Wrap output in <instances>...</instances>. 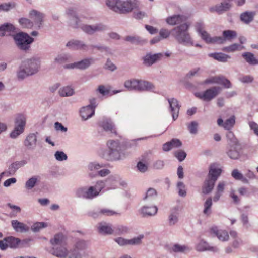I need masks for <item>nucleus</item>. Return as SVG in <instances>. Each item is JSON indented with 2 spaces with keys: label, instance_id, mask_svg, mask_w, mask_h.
Masks as SVG:
<instances>
[{
  "label": "nucleus",
  "instance_id": "obj_1",
  "mask_svg": "<svg viewBox=\"0 0 258 258\" xmlns=\"http://www.w3.org/2000/svg\"><path fill=\"white\" fill-rule=\"evenodd\" d=\"M41 62L38 57H32L22 61L16 72L19 81H22L26 78L36 74L39 70Z\"/></svg>",
  "mask_w": 258,
  "mask_h": 258
},
{
  "label": "nucleus",
  "instance_id": "obj_2",
  "mask_svg": "<svg viewBox=\"0 0 258 258\" xmlns=\"http://www.w3.org/2000/svg\"><path fill=\"white\" fill-rule=\"evenodd\" d=\"M108 149L104 151L102 157L107 161H113L122 159L125 153L118 140H110L107 142Z\"/></svg>",
  "mask_w": 258,
  "mask_h": 258
},
{
  "label": "nucleus",
  "instance_id": "obj_3",
  "mask_svg": "<svg viewBox=\"0 0 258 258\" xmlns=\"http://www.w3.org/2000/svg\"><path fill=\"white\" fill-rule=\"evenodd\" d=\"M189 24L183 23L171 30V34L179 44L184 46L194 45L193 39L188 32Z\"/></svg>",
  "mask_w": 258,
  "mask_h": 258
},
{
  "label": "nucleus",
  "instance_id": "obj_4",
  "mask_svg": "<svg viewBox=\"0 0 258 258\" xmlns=\"http://www.w3.org/2000/svg\"><path fill=\"white\" fill-rule=\"evenodd\" d=\"M106 4L110 9L120 14L129 13L136 6V0H106Z\"/></svg>",
  "mask_w": 258,
  "mask_h": 258
},
{
  "label": "nucleus",
  "instance_id": "obj_5",
  "mask_svg": "<svg viewBox=\"0 0 258 258\" xmlns=\"http://www.w3.org/2000/svg\"><path fill=\"white\" fill-rule=\"evenodd\" d=\"M13 38L18 48L25 52L30 49L31 44L34 41L33 37L23 32H18L14 35Z\"/></svg>",
  "mask_w": 258,
  "mask_h": 258
},
{
  "label": "nucleus",
  "instance_id": "obj_6",
  "mask_svg": "<svg viewBox=\"0 0 258 258\" xmlns=\"http://www.w3.org/2000/svg\"><path fill=\"white\" fill-rule=\"evenodd\" d=\"M104 181L105 190L107 191L115 189L118 188L119 185L125 187L127 185L126 182L122 180L120 176L117 174L110 175Z\"/></svg>",
  "mask_w": 258,
  "mask_h": 258
},
{
  "label": "nucleus",
  "instance_id": "obj_7",
  "mask_svg": "<svg viewBox=\"0 0 258 258\" xmlns=\"http://www.w3.org/2000/svg\"><path fill=\"white\" fill-rule=\"evenodd\" d=\"M81 30L88 35H93L96 32H104L108 30V26L102 23L93 25L82 24L80 26Z\"/></svg>",
  "mask_w": 258,
  "mask_h": 258
},
{
  "label": "nucleus",
  "instance_id": "obj_8",
  "mask_svg": "<svg viewBox=\"0 0 258 258\" xmlns=\"http://www.w3.org/2000/svg\"><path fill=\"white\" fill-rule=\"evenodd\" d=\"M94 60L92 57H87L80 61L63 66L66 69H78L79 70H86L93 63Z\"/></svg>",
  "mask_w": 258,
  "mask_h": 258
},
{
  "label": "nucleus",
  "instance_id": "obj_9",
  "mask_svg": "<svg viewBox=\"0 0 258 258\" xmlns=\"http://www.w3.org/2000/svg\"><path fill=\"white\" fill-rule=\"evenodd\" d=\"M220 91L221 88L220 87L214 86L207 89L202 93H196L195 96L204 101H209L215 97Z\"/></svg>",
  "mask_w": 258,
  "mask_h": 258
},
{
  "label": "nucleus",
  "instance_id": "obj_10",
  "mask_svg": "<svg viewBox=\"0 0 258 258\" xmlns=\"http://www.w3.org/2000/svg\"><path fill=\"white\" fill-rule=\"evenodd\" d=\"M163 58V54L162 52L152 54L147 53L143 57V63L146 67H151L157 61L161 60Z\"/></svg>",
  "mask_w": 258,
  "mask_h": 258
},
{
  "label": "nucleus",
  "instance_id": "obj_11",
  "mask_svg": "<svg viewBox=\"0 0 258 258\" xmlns=\"http://www.w3.org/2000/svg\"><path fill=\"white\" fill-rule=\"evenodd\" d=\"M99 124L104 131L117 135L115 125L111 119L103 117L99 121Z\"/></svg>",
  "mask_w": 258,
  "mask_h": 258
},
{
  "label": "nucleus",
  "instance_id": "obj_12",
  "mask_svg": "<svg viewBox=\"0 0 258 258\" xmlns=\"http://www.w3.org/2000/svg\"><path fill=\"white\" fill-rule=\"evenodd\" d=\"M26 163L27 162L25 160L14 162L9 166L7 170L1 173H4V176L5 175L7 177L13 176L18 169L25 165Z\"/></svg>",
  "mask_w": 258,
  "mask_h": 258
},
{
  "label": "nucleus",
  "instance_id": "obj_13",
  "mask_svg": "<svg viewBox=\"0 0 258 258\" xmlns=\"http://www.w3.org/2000/svg\"><path fill=\"white\" fill-rule=\"evenodd\" d=\"M66 46L72 50L84 51H88L89 47V46L86 44L83 41L74 39L68 42Z\"/></svg>",
  "mask_w": 258,
  "mask_h": 258
},
{
  "label": "nucleus",
  "instance_id": "obj_14",
  "mask_svg": "<svg viewBox=\"0 0 258 258\" xmlns=\"http://www.w3.org/2000/svg\"><path fill=\"white\" fill-rule=\"evenodd\" d=\"M167 100L169 104L173 120L175 121L178 117L179 111L181 106L179 105L178 100L174 98H168Z\"/></svg>",
  "mask_w": 258,
  "mask_h": 258
},
{
  "label": "nucleus",
  "instance_id": "obj_15",
  "mask_svg": "<svg viewBox=\"0 0 258 258\" xmlns=\"http://www.w3.org/2000/svg\"><path fill=\"white\" fill-rule=\"evenodd\" d=\"M66 13L70 17L71 26L74 28H80V26L82 24H80V19L74 8H68L66 11Z\"/></svg>",
  "mask_w": 258,
  "mask_h": 258
},
{
  "label": "nucleus",
  "instance_id": "obj_16",
  "mask_svg": "<svg viewBox=\"0 0 258 258\" xmlns=\"http://www.w3.org/2000/svg\"><path fill=\"white\" fill-rule=\"evenodd\" d=\"M158 210L156 206H143L139 210V212L142 217L147 218L156 215Z\"/></svg>",
  "mask_w": 258,
  "mask_h": 258
},
{
  "label": "nucleus",
  "instance_id": "obj_17",
  "mask_svg": "<svg viewBox=\"0 0 258 258\" xmlns=\"http://www.w3.org/2000/svg\"><path fill=\"white\" fill-rule=\"evenodd\" d=\"M37 136L36 133H30L26 137L24 145L28 150H34L36 147Z\"/></svg>",
  "mask_w": 258,
  "mask_h": 258
},
{
  "label": "nucleus",
  "instance_id": "obj_18",
  "mask_svg": "<svg viewBox=\"0 0 258 258\" xmlns=\"http://www.w3.org/2000/svg\"><path fill=\"white\" fill-rule=\"evenodd\" d=\"M199 34L201 36L202 39L207 44H220L223 41L221 36L212 37L206 31H203Z\"/></svg>",
  "mask_w": 258,
  "mask_h": 258
},
{
  "label": "nucleus",
  "instance_id": "obj_19",
  "mask_svg": "<svg viewBox=\"0 0 258 258\" xmlns=\"http://www.w3.org/2000/svg\"><path fill=\"white\" fill-rule=\"evenodd\" d=\"M221 173V169L218 167L217 163H214L209 166L208 177L216 181Z\"/></svg>",
  "mask_w": 258,
  "mask_h": 258
},
{
  "label": "nucleus",
  "instance_id": "obj_20",
  "mask_svg": "<svg viewBox=\"0 0 258 258\" xmlns=\"http://www.w3.org/2000/svg\"><path fill=\"white\" fill-rule=\"evenodd\" d=\"M186 19V17L183 15L176 14L167 17L166 18V22L170 25L174 26L182 24Z\"/></svg>",
  "mask_w": 258,
  "mask_h": 258
},
{
  "label": "nucleus",
  "instance_id": "obj_21",
  "mask_svg": "<svg viewBox=\"0 0 258 258\" xmlns=\"http://www.w3.org/2000/svg\"><path fill=\"white\" fill-rule=\"evenodd\" d=\"M181 141L176 138H173L170 141L167 142L163 145V150L168 152L172 149L179 148L182 146Z\"/></svg>",
  "mask_w": 258,
  "mask_h": 258
},
{
  "label": "nucleus",
  "instance_id": "obj_22",
  "mask_svg": "<svg viewBox=\"0 0 258 258\" xmlns=\"http://www.w3.org/2000/svg\"><path fill=\"white\" fill-rule=\"evenodd\" d=\"M11 226L14 231L18 233H25L29 231V227L23 222L17 220L11 221Z\"/></svg>",
  "mask_w": 258,
  "mask_h": 258
},
{
  "label": "nucleus",
  "instance_id": "obj_23",
  "mask_svg": "<svg viewBox=\"0 0 258 258\" xmlns=\"http://www.w3.org/2000/svg\"><path fill=\"white\" fill-rule=\"evenodd\" d=\"M235 123V117L234 115L226 119L225 122L221 118H219L217 120L218 125L227 130H231L233 127Z\"/></svg>",
  "mask_w": 258,
  "mask_h": 258
},
{
  "label": "nucleus",
  "instance_id": "obj_24",
  "mask_svg": "<svg viewBox=\"0 0 258 258\" xmlns=\"http://www.w3.org/2000/svg\"><path fill=\"white\" fill-rule=\"evenodd\" d=\"M210 233L221 241H226L229 239V235L227 232L224 230H219L217 227H213L210 229Z\"/></svg>",
  "mask_w": 258,
  "mask_h": 258
},
{
  "label": "nucleus",
  "instance_id": "obj_25",
  "mask_svg": "<svg viewBox=\"0 0 258 258\" xmlns=\"http://www.w3.org/2000/svg\"><path fill=\"white\" fill-rule=\"evenodd\" d=\"M106 166L104 163H99L97 162H90L88 165V169L89 171V176L91 178L96 177V176H92V174L97 173L98 171L102 168Z\"/></svg>",
  "mask_w": 258,
  "mask_h": 258
},
{
  "label": "nucleus",
  "instance_id": "obj_26",
  "mask_svg": "<svg viewBox=\"0 0 258 258\" xmlns=\"http://www.w3.org/2000/svg\"><path fill=\"white\" fill-rule=\"evenodd\" d=\"M29 16L31 18L34 20L35 23L38 27H40L41 26L44 18V15L42 13L37 10H32L30 12Z\"/></svg>",
  "mask_w": 258,
  "mask_h": 258
},
{
  "label": "nucleus",
  "instance_id": "obj_27",
  "mask_svg": "<svg viewBox=\"0 0 258 258\" xmlns=\"http://www.w3.org/2000/svg\"><path fill=\"white\" fill-rule=\"evenodd\" d=\"M216 181L207 177L202 186V192L205 195L210 194L214 188Z\"/></svg>",
  "mask_w": 258,
  "mask_h": 258
},
{
  "label": "nucleus",
  "instance_id": "obj_28",
  "mask_svg": "<svg viewBox=\"0 0 258 258\" xmlns=\"http://www.w3.org/2000/svg\"><path fill=\"white\" fill-rule=\"evenodd\" d=\"M67 237L62 233H59L54 235L50 242L52 245H66Z\"/></svg>",
  "mask_w": 258,
  "mask_h": 258
},
{
  "label": "nucleus",
  "instance_id": "obj_29",
  "mask_svg": "<svg viewBox=\"0 0 258 258\" xmlns=\"http://www.w3.org/2000/svg\"><path fill=\"white\" fill-rule=\"evenodd\" d=\"M97 229L98 232L103 235L111 234L114 231L111 225L105 222L99 223L97 227Z\"/></svg>",
  "mask_w": 258,
  "mask_h": 258
},
{
  "label": "nucleus",
  "instance_id": "obj_30",
  "mask_svg": "<svg viewBox=\"0 0 258 258\" xmlns=\"http://www.w3.org/2000/svg\"><path fill=\"white\" fill-rule=\"evenodd\" d=\"M80 113L82 119L86 120L94 115L95 111L87 105L81 108Z\"/></svg>",
  "mask_w": 258,
  "mask_h": 258
},
{
  "label": "nucleus",
  "instance_id": "obj_31",
  "mask_svg": "<svg viewBox=\"0 0 258 258\" xmlns=\"http://www.w3.org/2000/svg\"><path fill=\"white\" fill-rule=\"evenodd\" d=\"M15 126L25 130L26 124V117L23 114H18L16 115L15 120Z\"/></svg>",
  "mask_w": 258,
  "mask_h": 258
},
{
  "label": "nucleus",
  "instance_id": "obj_32",
  "mask_svg": "<svg viewBox=\"0 0 258 258\" xmlns=\"http://www.w3.org/2000/svg\"><path fill=\"white\" fill-rule=\"evenodd\" d=\"M155 88L153 84L148 81L139 80V84L138 85L137 91H152Z\"/></svg>",
  "mask_w": 258,
  "mask_h": 258
},
{
  "label": "nucleus",
  "instance_id": "obj_33",
  "mask_svg": "<svg viewBox=\"0 0 258 258\" xmlns=\"http://www.w3.org/2000/svg\"><path fill=\"white\" fill-rule=\"evenodd\" d=\"M5 241L8 244V247L11 249H17L19 248L20 239L12 236L5 237Z\"/></svg>",
  "mask_w": 258,
  "mask_h": 258
},
{
  "label": "nucleus",
  "instance_id": "obj_34",
  "mask_svg": "<svg viewBox=\"0 0 258 258\" xmlns=\"http://www.w3.org/2000/svg\"><path fill=\"white\" fill-rule=\"evenodd\" d=\"M208 56L221 62H226L228 61L229 59L231 58V56L230 55L222 52L209 53Z\"/></svg>",
  "mask_w": 258,
  "mask_h": 258
},
{
  "label": "nucleus",
  "instance_id": "obj_35",
  "mask_svg": "<svg viewBox=\"0 0 258 258\" xmlns=\"http://www.w3.org/2000/svg\"><path fill=\"white\" fill-rule=\"evenodd\" d=\"M242 57L249 65H258V59L254 56L252 53L249 52H244L242 54Z\"/></svg>",
  "mask_w": 258,
  "mask_h": 258
},
{
  "label": "nucleus",
  "instance_id": "obj_36",
  "mask_svg": "<svg viewBox=\"0 0 258 258\" xmlns=\"http://www.w3.org/2000/svg\"><path fill=\"white\" fill-rule=\"evenodd\" d=\"M15 30L14 26L10 23H5L0 25V37H4L6 32H13Z\"/></svg>",
  "mask_w": 258,
  "mask_h": 258
},
{
  "label": "nucleus",
  "instance_id": "obj_37",
  "mask_svg": "<svg viewBox=\"0 0 258 258\" xmlns=\"http://www.w3.org/2000/svg\"><path fill=\"white\" fill-rule=\"evenodd\" d=\"M222 35L223 36L221 37L223 39V41L222 42L219 44H223L227 40H229L235 38L237 36V33L234 30H227L223 31Z\"/></svg>",
  "mask_w": 258,
  "mask_h": 258
},
{
  "label": "nucleus",
  "instance_id": "obj_38",
  "mask_svg": "<svg viewBox=\"0 0 258 258\" xmlns=\"http://www.w3.org/2000/svg\"><path fill=\"white\" fill-rule=\"evenodd\" d=\"M255 13L246 11L240 15V20L246 24H248L253 20Z\"/></svg>",
  "mask_w": 258,
  "mask_h": 258
},
{
  "label": "nucleus",
  "instance_id": "obj_39",
  "mask_svg": "<svg viewBox=\"0 0 258 258\" xmlns=\"http://www.w3.org/2000/svg\"><path fill=\"white\" fill-rule=\"evenodd\" d=\"M58 93L61 97H70L73 95L74 91L71 86H66L61 88Z\"/></svg>",
  "mask_w": 258,
  "mask_h": 258
},
{
  "label": "nucleus",
  "instance_id": "obj_40",
  "mask_svg": "<svg viewBox=\"0 0 258 258\" xmlns=\"http://www.w3.org/2000/svg\"><path fill=\"white\" fill-rule=\"evenodd\" d=\"M231 5L227 2H222L219 4L215 6V11L219 14H221L224 12H226L230 10Z\"/></svg>",
  "mask_w": 258,
  "mask_h": 258
},
{
  "label": "nucleus",
  "instance_id": "obj_41",
  "mask_svg": "<svg viewBox=\"0 0 258 258\" xmlns=\"http://www.w3.org/2000/svg\"><path fill=\"white\" fill-rule=\"evenodd\" d=\"M191 248L185 245H180L174 244L171 248V250L175 253H184L186 251H190Z\"/></svg>",
  "mask_w": 258,
  "mask_h": 258
},
{
  "label": "nucleus",
  "instance_id": "obj_42",
  "mask_svg": "<svg viewBox=\"0 0 258 258\" xmlns=\"http://www.w3.org/2000/svg\"><path fill=\"white\" fill-rule=\"evenodd\" d=\"M244 48V46H241L240 44L237 43H233L228 46L224 47L222 50L223 51L231 53L236 51H239L242 50Z\"/></svg>",
  "mask_w": 258,
  "mask_h": 258
},
{
  "label": "nucleus",
  "instance_id": "obj_43",
  "mask_svg": "<svg viewBox=\"0 0 258 258\" xmlns=\"http://www.w3.org/2000/svg\"><path fill=\"white\" fill-rule=\"evenodd\" d=\"M232 176L237 180L241 181L244 183H248V179L245 177L238 169H234L231 173Z\"/></svg>",
  "mask_w": 258,
  "mask_h": 258
},
{
  "label": "nucleus",
  "instance_id": "obj_44",
  "mask_svg": "<svg viewBox=\"0 0 258 258\" xmlns=\"http://www.w3.org/2000/svg\"><path fill=\"white\" fill-rule=\"evenodd\" d=\"M212 204V199L211 197L208 198L204 204L203 213L207 216H210L211 214Z\"/></svg>",
  "mask_w": 258,
  "mask_h": 258
},
{
  "label": "nucleus",
  "instance_id": "obj_45",
  "mask_svg": "<svg viewBox=\"0 0 258 258\" xmlns=\"http://www.w3.org/2000/svg\"><path fill=\"white\" fill-rule=\"evenodd\" d=\"M217 84L223 85L225 88L232 87L230 81L223 76H217Z\"/></svg>",
  "mask_w": 258,
  "mask_h": 258
},
{
  "label": "nucleus",
  "instance_id": "obj_46",
  "mask_svg": "<svg viewBox=\"0 0 258 258\" xmlns=\"http://www.w3.org/2000/svg\"><path fill=\"white\" fill-rule=\"evenodd\" d=\"M138 84V80L131 79L124 82V87L130 90H137Z\"/></svg>",
  "mask_w": 258,
  "mask_h": 258
},
{
  "label": "nucleus",
  "instance_id": "obj_47",
  "mask_svg": "<svg viewBox=\"0 0 258 258\" xmlns=\"http://www.w3.org/2000/svg\"><path fill=\"white\" fill-rule=\"evenodd\" d=\"M38 181V176H34L30 178L25 183V188L30 190L34 188Z\"/></svg>",
  "mask_w": 258,
  "mask_h": 258
},
{
  "label": "nucleus",
  "instance_id": "obj_48",
  "mask_svg": "<svg viewBox=\"0 0 258 258\" xmlns=\"http://www.w3.org/2000/svg\"><path fill=\"white\" fill-rule=\"evenodd\" d=\"M178 213L175 211H172L168 216V224L169 226L175 225L178 221Z\"/></svg>",
  "mask_w": 258,
  "mask_h": 258
},
{
  "label": "nucleus",
  "instance_id": "obj_49",
  "mask_svg": "<svg viewBox=\"0 0 258 258\" xmlns=\"http://www.w3.org/2000/svg\"><path fill=\"white\" fill-rule=\"evenodd\" d=\"M235 145H232L227 151V154L232 159H237L239 157V153L234 147Z\"/></svg>",
  "mask_w": 258,
  "mask_h": 258
},
{
  "label": "nucleus",
  "instance_id": "obj_50",
  "mask_svg": "<svg viewBox=\"0 0 258 258\" xmlns=\"http://www.w3.org/2000/svg\"><path fill=\"white\" fill-rule=\"evenodd\" d=\"M95 189L97 192H98L99 195L101 192L104 193L107 190H105V185L104 184V181L103 180H98L95 184L92 186Z\"/></svg>",
  "mask_w": 258,
  "mask_h": 258
},
{
  "label": "nucleus",
  "instance_id": "obj_51",
  "mask_svg": "<svg viewBox=\"0 0 258 258\" xmlns=\"http://www.w3.org/2000/svg\"><path fill=\"white\" fill-rule=\"evenodd\" d=\"M124 40L133 44H139L144 42V40L138 36H127L125 37Z\"/></svg>",
  "mask_w": 258,
  "mask_h": 258
},
{
  "label": "nucleus",
  "instance_id": "obj_52",
  "mask_svg": "<svg viewBox=\"0 0 258 258\" xmlns=\"http://www.w3.org/2000/svg\"><path fill=\"white\" fill-rule=\"evenodd\" d=\"M71 57V55L69 54H60L55 58V61L59 64H63L68 61Z\"/></svg>",
  "mask_w": 258,
  "mask_h": 258
},
{
  "label": "nucleus",
  "instance_id": "obj_53",
  "mask_svg": "<svg viewBox=\"0 0 258 258\" xmlns=\"http://www.w3.org/2000/svg\"><path fill=\"white\" fill-rule=\"evenodd\" d=\"M53 254L57 257L64 258L68 255V250L64 247L56 248L53 252Z\"/></svg>",
  "mask_w": 258,
  "mask_h": 258
},
{
  "label": "nucleus",
  "instance_id": "obj_54",
  "mask_svg": "<svg viewBox=\"0 0 258 258\" xmlns=\"http://www.w3.org/2000/svg\"><path fill=\"white\" fill-rule=\"evenodd\" d=\"M87 247L86 242L84 240L79 239L76 241L73 249L77 251L85 250Z\"/></svg>",
  "mask_w": 258,
  "mask_h": 258
},
{
  "label": "nucleus",
  "instance_id": "obj_55",
  "mask_svg": "<svg viewBox=\"0 0 258 258\" xmlns=\"http://www.w3.org/2000/svg\"><path fill=\"white\" fill-rule=\"evenodd\" d=\"M98 196V192H97L92 186L87 187V200H92Z\"/></svg>",
  "mask_w": 258,
  "mask_h": 258
},
{
  "label": "nucleus",
  "instance_id": "obj_56",
  "mask_svg": "<svg viewBox=\"0 0 258 258\" xmlns=\"http://www.w3.org/2000/svg\"><path fill=\"white\" fill-rule=\"evenodd\" d=\"M157 196V191L153 188H149L147 190L145 196L143 197L144 201H148L153 199Z\"/></svg>",
  "mask_w": 258,
  "mask_h": 258
},
{
  "label": "nucleus",
  "instance_id": "obj_57",
  "mask_svg": "<svg viewBox=\"0 0 258 258\" xmlns=\"http://www.w3.org/2000/svg\"><path fill=\"white\" fill-rule=\"evenodd\" d=\"M19 22L21 26L24 28H31L33 26V22L26 18L19 19Z\"/></svg>",
  "mask_w": 258,
  "mask_h": 258
},
{
  "label": "nucleus",
  "instance_id": "obj_58",
  "mask_svg": "<svg viewBox=\"0 0 258 258\" xmlns=\"http://www.w3.org/2000/svg\"><path fill=\"white\" fill-rule=\"evenodd\" d=\"M76 196L79 198L87 200V187L78 188L76 191Z\"/></svg>",
  "mask_w": 258,
  "mask_h": 258
},
{
  "label": "nucleus",
  "instance_id": "obj_59",
  "mask_svg": "<svg viewBox=\"0 0 258 258\" xmlns=\"http://www.w3.org/2000/svg\"><path fill=\"white\" fill-rule=\"evenodd\" d=\"M54 156L55 159L58 161H63L68 159L67 155L62 151H56Z\"/></svg>",
  "mask_w": 258,
  "mask_h": 258
},
{
  "label": "nucleus",
  "instance_id": "obj_60",
  "mask_svg": "<svg viewBox=\"0 0 258 258\" xmlns=\"http://www.w3.org/2000/svg\"><path fill=\"white\" fill-rule=\"evenodd\" d=\"M114 231L118 235H122L128 233L129 228L126 226L118 225L114 227Z\"/></svg>",
  "mask_w": 258,
  "mask_h": 258
},
{
  "label": "nucleus",
  "instance_id": "obj_61",
  "mask_svg": "<svg viewBox=\"0 0 258 258\" xmlns=\"http://www.w3.org/2000/svg\"><path fill=\"white\" fill-rule=\"evenodd\" d=\"M227 139L233 145H237L238 144V140L235 136L233 132L228 130L226 134Z\"/></svg>",
  "mask_w": 258,
  "mask_h": 258
},
{
  "label": "nucleus",
  "instance_id": "obj_62",
  "mask_svg": "<svg viewBox=\"0 0 258 258\" xmlns=\"http://www.w3.org/2000/svg\"><path fill=\"white\" fill-rule=\"evenodd\" d=\"M177 187L178 189V194L180 197H185L186 196V191L184 183L179 181L177 183Z\"/></svg>",
  "mask_w": 258,
  "mask_h": 258
},
{
  "label": "nucleus",
  "instance_id": "obj_63",
  "mask_svg": "<svg viewBox=\"0 0 258 258\" xmlns=\"http://www.w3.org/2000/svg\"><path fill=\"white\" fill-rule=\"evenodd\" d=\"M24 131V130L15 126L14 128L10 133L9 136L12 139H16L22 134Z\"/></svg>",
  "mask_w": 258,
  "mask_h": 258
},
{
  "label": "nucleus",
  "instance_id": "obj_64",
  "mask_svg": "<svg viewBox=\"0 0 258 258\" xmlns=\"http://www.w3.org/2000/svg\"><path fill=\"white\" fill-rule=\"evenodd\" d=\"M238 80L240 82L244 84H248L252 83L254 80V78L251 75H242L239 77Z\"/></svg>",
  "mask_w": 258,
  "mask_h": 258
}]
</instances>
